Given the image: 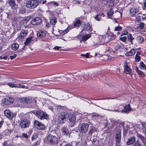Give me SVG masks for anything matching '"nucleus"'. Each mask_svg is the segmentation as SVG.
I'll list each match as a JSON object with an SVG mask.
<instances>
[{
  "mask_svg": "<svg viewBox=\"0 0 146 146\" xmlns=\"http://www.w3.org/2000/svg\"><path fill=\"white\" fill-rule=\"evenodd\" d=\"M60 115L66 120L67 119L69 120L70 124L71 127H72L76 121L75 116L73 113L65 110L61 113Z\"/></svg>",
  "mask_w": 146,
  "mask_h": 146,
  "instance_id": "f257e3e1",
  "label": "nucleus"
},
{
  "mask_svg": "<svg viewBox=\"0 0 146 146\" xmlns=\"http://www.w3.org/2000/svg\"><path fill=\"white\" fill-rule=\"evenodd\" d=\"M35 114L40 120L47 119L48 117V115L46 113L42 110H38L36 111Z\"/></svg>",
  "mask_w": 146,
  "mask_h": 146,
  "instance_id": "f03ea898",
  "label": "nucleus"
},
{
  "mask_svg": "<svg viewBox=\"0 0 146 146\" xmlns=\"http://www.w3.org/2000/svg\"><path fill=\"white\" fill-rule=\"evenodd\" d=\"M37 4L36 0H29L26 2L25 6L28 8L33 9L37 7Z\"/></svg>",
  "mask_w": 146,
  "mask_h": 146,
  "instance_id": "7ed1b4c3",
  "label": "nucleus"
},
{
  "mask_svg": "<svg viewBox=\"0 0 146 146\" xmlns=\"http://www.w3.org/2000/svg\"><path fill=\"white\" fill-rule=\"evenodd\" d=\"M89 125L87 123H83L80 124L78 127L79 131L81 133H85L88 131Z\"/></svg>",
  "mask_w": 146,
  "mask_h": 146,
  "instance_id": "20e7f679",
  "label": "nucleus"
},
{
  "mask_svg": "<svg viewBox=\"0 0 146 146\" xmlns=\"http://www.w3.org/2000/svg\"><path fill=\"white\" fill-rule=\"evenodd\" d=\"M85 33V32H81L77 37V38H78L79 39L80 38H82V40H80V42H81V40L84 42L86 41L91 37V34H84Z\"/></svg>",
  "mask_w": 146,
  "mask_h": 146,
  "instance_id": "39448f33",
  "label": "nucleus"
},
{
  "mask_svg": "<svg viewBox=\"0 0 146 146\" xmlns=\"http://www.w3.org/2000/svg\"><path fill=\"white\" fill-rule=\"evenodd\" d=\"M30 122L26 118L21 119L20 123V125L22 128H25L29 127Z\"/></svg>",
  "mask_w": 146,
  "mask_h": 146,
  "instance_id": "423d86ee",
  "label": "nucleus"
},
{
  "mask_svg": "<svg viewBox=\"0 0 146 146\" xmlns=\"http://www.w3.org/2000/svg\"><path fill=\"white\" fill-rule=\"evenodd\" d=\"M37 98L35 99H33L30 98L26 97L25 98H21L20 99V101H21L23 103L27 104H31L33 102H34L36 103L37 100Z\"/></svg>",
  "mask_w": 146,
  "mask_h": 146,
  "instance_id": "0eeeda50",
  "label": "nucleus"
},
{
  "mask_svg": "<svg viewBox=\"0 0 146 146\" xmlns=\"http://www.w3.org/2000/svg\"><path fill=\"white\" fill-rule=\"evenodd\" d=\"M47 140L50 144L53 145H56L58 143V139L56 136H48Z\"/></svg>",
  "mask_w": 146,
  "mask_h": 146,
  "instance_id": "6e6552de",
  "label": "nucleus"
},
{
  "mask_svg": "<svg viewBox=\"0 0 146 146\" xmlns=\"http://www.w3.org/2000/svg\"><path fill=\"white\" fill-rule=\"evenodd\" d=\"M131 108L130 107V104H128L123 107V108L121 110H115L114 111L123 113H127L131 110Z\"/></svg>",
  "mask_w": 146,
  "mask_h": 146,
  "instance_id": "1a4fd4ad",
  "label": "nucleus"
},
{
  "mask_svg": "<svg viewBox=\"0 0 146 146\" xmlns=\"http://www.w3.org/2000/svg\"><path fill=\"white\" fill-rule=\"evenodd\" d=\"M34 125L35 127L39 129H44L45 128V126L42 123L37 120H35Z\"/></svg>",
  "mask_w": 146,
  "mask_h": 146,
  "instance_id": "9d476101",
  "label": "nucleus"
},
{
  "mask_svg": "<svg viewBox=\"0 0 146 146\" xmlns=\"http://www.w3.org/2000/svg\"><path fill=\"white\" fill-rule=\"evenodd\" d=\"M42 21V19L40 17H35L32 19L30 23L33 25H36L40 24Z\"/></svg>",
  "mask_w": 146,
  "mask_h": 146,
  "instance_id": "9b49d317",
  "label": "nucleus"
},
{
  "mask_svg": "<svg viewBox=\"0 0 146 146\" xmlns=\"http://www.w3.org/2000/svg\"><path fill=\"white\" fill-rule=\"evenodd\" d=\"M33 38V37L32 36L27 38L25 41L24 42L25 46L22 48L19 49L20 51L21 52L23 51L25 48V46L28 45L32 41H33V40H32Z\"/></svg>",
  "mask_w": 146,
  "mask_h": 146,
  "instance_id": "f8f14e48",
  "label": "nucleus"
},
{
  "mask_svg": "<svg viewBox=\"0 0 146 146\" xmlns=\"http://www.w3.org/2000/svg\"><path fill=\"white\" fill-rule=\"evenodd\" d=\"M28 33V31L26 29L22 30L20 34L18 35V38L20 39H21L26 37Z\"/></svg>",
  "mask_w": 146,
  "mask_h": 146,
  "instance_id": "ddd939ff",
  "label": "nucleus"
},
{
  "mask_svg": "<svg viewBox=\"0 0 146 146\" xmlns=\"http://www.w3.org/2000/svg\"><path fill=\"white\" fill-rule=\"evenodd\" d=\"M17 81H19V82L21 81L20 80H18L15 79H13L12 80V82H8L7 83V84L11 88H17V84H15L16 83H17L18 82Z\"/></svg>",
  "mask_w": 146,
  "mask_h": 146,
  "instance_id": "4468645a",
  "label": "nucleus"
},
{
  "mask_svg": "<svg viewBox=\"0 0 146 146\" xmlns=\"http://www.w3.org/2000/svg\"><path fill=\"white\" fill-rule=\"evenodd\" d=\"M4 113L5 115L10 119H12L14 117V114L8 110H5Z\"/></svg>",
  "mask_w": 146,
  "mask_h": 146,
  "instance_id": "2eb2a0df",
  "label": "nucleus"
},
{
  "mask_svg": "<svg viewBox=\"0 0 146 146\" xmlns=\"http://www.w3.org/2000/svg\"><path fill=\"white\" fill-rule=\"evenodd\" d=\"M121 131L120 130H119L117 133H116L115 137L116 143H119L121 141Z\"/></svg>",
  "mask_w": 146,
  "mask_h": 146,
  "instance_id": "dca6fc26",
  "label": "nucleus"
},
{
  "mask_svg": "<svg viewBox=\"0 0 146 146\" xmlns=\"http://www.w3.org/2000/svg\"><path fill=\"white\" fill-rule=\"evenodd\" d=\"M139 7H134L131 9L129 10L130 13L132 15H133L138 13Z\"/></svg>",
  "mask_w": 146,
  "mask_h": 146,
  "instance_id": "f3484780",
  "label": "nucleus"
},
{
  "mask_svg": "<svg viewBox=\"0 0 146 146\" xmlns=\"http://www.w3.org/2000/svg\"><path fill=\"white\" fill-rule=\"evenodd\" d=\"M124 71L126 74H129L131 72V70L127 63H125L124 65Z\"/></svg>",
  "mask_w": 146,
  "mask_h": 146,
  "instance_id": "a211bd4d",
  "label": "nucleus"
},
{
  "mask_svg": "<svg viewBox=\"0 0 146 146\" xmlns=\"http://www.w3.org/2000/svg\"><path fill=\"white\" fill-rule=\"evenodd\" d=\"M97 129L96 128L93 126H91L89 129V131L88 133V135L89 136L92 135V134L97 132Z\"/></svg>",
  "mask_w": 146,
  "mask_h": 146,
  "instance_id": "6ab92c4d",
  "label": "nucleus"
},
{
  "mask_svg": "<svg viewBox=\"0 0 146 146\" xmlns=\"http://www.w3.org/2000/svg\"><path fill=\"white\" fill-rule=\"evenodd\" d=\"M135 141V138L134 136L131 137L128 139L126 143L127 145H131L133 144Z\"/></svg>",
  "mask_w": 146,
  "mask_h": 146,
  "instance_id": "aec40b11",
  "label": "nucleus"
},
{
  "mask_svg": "<svg viewBox=\"0 0 146 146\" xmlns=\"http://www.w3.org/2000/svg\"><path fill=\"white\" fill-rule=\"evenodd\" d=\"M68 130V129L65 127H62L61 129V131L63 135H66L67 136H70V133L69 132Z\"/></svg>",
  "mask_w": 146,
  "mask_h": 146,
  "instance_id": "412c9836",
  "label": "nucleus"
},
{
  "mask_svg": "<svg viewBox=\"0 0 146 146\" xmlns=\"http://www.w3.org/2000/svg\"><path fill=\"white\" fill-rule=\"evenodd\" d=\"M13 102L14 100L12 98L8 97L5 99L4 103L5 104L9 105L11 103H13Z\"/></svg>",
  "mask_w": 146,
  "mask_h": 146,
  "instance_id": "4be33fe9",
  "label": "nucleus"
},
{
  "mask_svg": "<svg viewBox=\"0 0 146 146\" xmlns=\"http://www.w3.org/2000/svg\"><path fill=\"white\" fill-rule=\"evenodd\" d=\"M88 30L92 31V29H91V27L89 23H87L84 25V29L82 30L81 32H85V31Z\"/></svg>",
  "mask_w": 146,
  "mask_h": 146,
  "instance_id": "5701e85b",
  "label": "nucleus"
},
{
  "mask_svg": "<svg viewBox=\"0 0 146 146\" xmlns=\"http://www.w3.org/2000/svg\"><path fill=\"white\" fill-rule=\"evenodd\" d=\"M136 51L135 49H132L130 51L126 52L125 53V55L127 56H132L136 53Z\"/></svg>",
  "mask_w": 146,
  "mask_h": 146,
  "instance_id": "b1692460",
  "label": "nucleus"
},
{
  "mask_svg": "<svg viewBox=\"0 0 146 146\" xmlns=\"http://www.w3.org/2000/svg\"><path fill=\"white\" fill-rule=\"evenodd\" d=\"M82 21L79 19H76L74 23V26L75 27H79L81 25Z\"/></svg>",
  "mask_w": 146,
  "mask_h": 146,
  "instance_id": "393cba45",
  "label": "nucleus"
},
{
  "mask_svg": "<svg viewBox=\"0 0 146 146\" xmlns=\"http://www.w3.org/2000/svg\"><path fill=\"white\" fill-rule=\"evenodd\" d=\"M8 3L12 9H15L16 8V5L14 0H10Z\"/></svg>",
  "mask_w": 146,
  "mask_h": 146,
  "instance_id": "a878e982",
  "label": "nucleus"
},
{
  "mask_svg": "<svg viewBox=\"0 0 146 146\" xmlns=\"http://www.w3.org/2000/svg\"><path fill=\"white\" fill-rule=\"evenodd\" d=\"M135 70L136 72L137 73L138 75L141 77H144L145 76V74L143 72L141 71L138 68L136 67L135 68Z\"/></svg>",
  "mask_w": 146,
  "mask_h": 146,
  "instance_id": "bb28decb",
  "label": "nucleus"
},
{
  "mask_svg": "<svg viewBox=\"0 0 146 146\" xmlns=\"http://www.w3.org/2000/svg\"><path fill=\"white\" fill-rule=\"evenodd\" d=\"M137 41L139 43L141 44L144 41L143 37L141 36H138L136 37L135 38Z\"/></svg>",
  "mask_w": 146,
  "mask_h": 146,
  "instance_id": "cd10ccee",
  "label": "nucleus"
},
{
  "mask_svg": "<svg viewBox=\"0 0 146 146\" xmlns=\"http://www.w3.org/2000/svg\"><path fill=\"white\" fill-rule=\"evenodd\" d=\"M58 121L59 123L62 124L65 123L66 121V120L60 115L58 117Z\"/></svg>",
  "mask_w": 146,
  "mask_h": 146,
  "instance_id": "c85d7f7f",
  "label": "nucleus"
},
{
  "mask_svg": "<svg viewBox=\"0 0 146 146\" xmlns=\"http://www.w3.org/2000/svg\"><path fill=\"white\" fill-rule=\"evenodd\" d=\"M56 108L57 110L58 111H60V112H62L66 110V108L64 106L57 105L56 106Z\"/></svg>",
  "mask_w": 146,
  "mask_h": 146,
  "instance_id": "c756f323",
  "label": "nucleus"
},
{
  "mask_svg": "<svg viewBox=\"0 0 146 146\" xmlns=\"http://www.w3.org/2000/svg\"><path fill=\"white\" fill-rule=\"evenodd\" d=\"M37 35L38 37L42 38L45 36L46 33L44 31H40L37 33Z\"/></svg>",
  "mask_w": 146,
  "mask_h": 146,
  "instance_id": "7c9ffc66",
  "label": "nucleus"
},
{
  "mask_svg": "<svg viewBox=\"0 0 146 146\" xmlns=\"http://www.w3.org/2000/svg\"><path fill=\"white\" fill-rule=\"evenodd\" d=\"M127 38L128 41L130 42L131 44H133V40L134 39L131 34L130 33L129 34L127 35Z\"/></svg>",
  "mask_w": 146,
  "mask_h": 146,
  "instance_id": "2f4dec72",
  "label": "nucleus"
},
{
  "mask_svg": "<svg viewBox=\"0 0 146 146\" xmlns=\"http://www.w3.org/2000/svg\"><path fill=\"white\" fill-rule=\"evenodd\" d=\"M12 131H13L11 129H6L3 131V134L5 136H9Z\"/></svg>",
  "mask_w": 146,
  "mask_h": 146,
  "instance_id": "473e14b6",
  "label": "nucleus"
},
{
  "mask_svg": "<svg viewBox=\"0 0 146 146\" xmlns=\"http://www.w3.org/2000/svg\"><path fill=\"white\" fill-rule=\"evenodd\" d=\"M140 55V52L137 51L135 57V59L136 61L139 62L141 60V57L139 56Z\"/></svg>",
  "mask_w": 146,
  "mask_h": 146,
  "instance_id": "72a5a7b5",
  "label": "nucleus"
},
{
  "mask_svg": "<svg viewBox=\"0 0 146 146\" xmlns=\"http://www.w3.org/2000/svg\"><path fill=\"white\" fill-rule=\"evenodd\" d=\"M19 44L17 43H15L13 44L11 46L12 49L14 50H17L19 48Z\"/></svg>",
  "mask_w": 146,
  "mask_h": 146,
  "instance_id": "f704fd0d",
  "label": "nucleus"
},
{
  "mask_svg": "<svg viewBox=\"0 0 146 146\" xmlns=\"http://www.w3.org/2000/svg\"><path fill=\"white\" fill-rule=\"evenodd\" d=\"M140 68L143 70H146V66L143 62H141L139 65Z\"/></svg>",
  "mask_w": 146,
  "mask_h": 146,
  "instance_id": "c9c22d12",
  "label": "nucleus"
},
{
  "mask_svg": "<svg viewBox=\"0 0 146 146\" xmlns=\"http://www.w3.org/2000/svg\"><path fill=\"white\" fill-rule=\"evenodd\" d=\"M136 135L138 137L140 138L143 143H144L145 139L143 136L139 133H137Z\"/></svg>",
  "mask_w": 146,
  "mask_h": 146,
  "instance_id": "e433bc0d",
  "label": "nucleus"
},
{
  "mask_svg": "<svg viewBox=\"0 0 146 146\" xmlns=\"http://www.w3.org/2000/svg\"><path fill=\"white\" fill-rule=\"evenodd\" d=\"M17 88H25L29 89V87L28 86H25L24 85H22L21 84H17Z\"/></svg>",
  "mask_w": 146,
  "mask_h": 146,
  "instance_id": "4c0bfd02",
  "label": "nucleus"
},
{
  "mask_svg": "<svg viewBox=\"0 0 146 146\" xmlns=\"http://www.w3.org/2000/svg\"><path fill=\"white\" fill-rule=\"evenodd\" d=\"M57 22V19L56 17H54L51 19L50 21V23L51 24L55 25Z\"/></svg>",
  "mask_w": 146,
  "mask_h": 146,
  "instance_id": "58836bf2",
  "label": "nucleus"
},
{
  "mask_svg": "<svg viewBox=\"0 0 146 146\" xmlns=\"http://www.w3.org/2000/svg\"><path fill=\"white\" fill-rule=\"evenodd\" d=\"M56 131L55 130H53L50 131V133L48 134V136H56Z\"/></svg>",
  "mask_w": 146,
  "mask_h": 146,
  "instance_id": "ea45409f",
  "label": "nucleus"
},
{
  "mask_svg": "<svg viewBox=\"0 0 146 146\" xmlns=\"http://www.w3.org/2000/svg\"><path fill=\"white\" fill-rule=\"evenodd\" d=\"M39 134L37 133H34L31 137L32 141H33L36 139L38 136Z\"/></svg>",
  "mask_w": 146,
  "mask_h": 146,
  "instance_id": "a19ab883",
  "label": "nucleus"
},
{
  "mask_svg": "<svg viewBox=\"0 0 146 146\" xmlns=\"http://www.w3.org/2000/svg\"><path fill=\"white\" fill-rule=\"evenodd\" d=\"M113 11L112 9H111L110 11L108 12L107 14L109 18H110L113 15Z\"/></svg>",
  "mask_w": 146,
  "mask_h": 146,
  "instance_id": "79ce46f5",
  "label": "nucleus"
},
{
  "mask_svg": "<svg viewBox=\"0 0 146 146\" xmlns=\"http://www.w3.org/2000/svg\"><path fill=\"white\" fill-rule=\"evenodd\" d=\"M104 47L106 48L105 50V52H107L110 53L111 52V48L109 46H108L106 44L104 45Z\"/></svg>",
  "mask_w": 146,
  "mask_h": 146,
  "instance_id": "37998d69",
  "label": "nucleus"
},
{
  "mask_svg": "<svg viewBox=\"0 0 146 146\" xmlns=\"http://www.w3.org/2000/svg\"><path fill=\"white\" fill-rule=\"evenodd\" d=\"M145 25V23L142 22H140V23L138 25V27L140 29H142L144 27Z\"/></svg>",
  "mask_w": 146,
  "mask_h": 146,
  "instance_id": "c03bdc74",
  "label": "nucleus"
},
{
  "mask_svg": "<svg viewBox=\"0 0 146 146\" xmlns=\"http://www.w3.org/2000/svg\"><path fill=\"white\" fill-rule=\"evenodd\" d=\"M122 27L119 26L116 27H115L114 31H120L122 30Z\"/></svg>",
  "mask_w": 146,
  "mask_h": 146,
  "instance_id": "a18cd8bd",
  "label": "nucleus"
},
{
  "mask_svg": "<svg viewBox=\"0 0 146 146\" xmlns=\"http://www.w3.org/2000/svg\"><path fill=\"white\" fill-rule=\"evenodd\" d=\"M20 13H24L26 12V9L24 7H22L20 9Z\"/></svg>",
  "mask_w": 146,
  "mask_h": 146,
  "instance_id": "49530a36",
  "label": "nucleus"
},
{
  "mask_svg": "<svg viewBox=\"0 0 146 146\" xmlns=\"http://www.w3.org/2000/svg\"><path fill=\"white\" fill-rule=\"evenodd\" d=\"M114 2L113 0H110L109 2V6H110L112 7L114 5Z\"/></svg>",
  "mask_w": 146,
  "mask_h": 146,
  "instance_id": "de8ad7c7",
  "label": "nucleus"
},
{
  "mask_svg": "<svg viewBox=\"0 0 146 146\" xmlns=\"http://www.w3.org/2000/svg\"><path fill=\"white\" fill-rule=\"evenodd\" d=\"M128 34V31L127 30H126L124 31H123L121 33V36L124 35H127Z\"/></svg>",
  "mask_w": 146,
  "mask_h": 146,
  "instance_id": "09e8293b",
  "label": "nucleus"
},
{
  "mask_svg": "<svg viewBox=\"0 0 146 146\" xmlns=\"http://www.w3.org/2000/svg\"><path fill=\"white\" fill-rule=\"evenodd\" d=\"M21 137L27 139L29 137V136L27 133H23L22 134V136Z\"/></svg>",
  "mask_w": 146,
  "mask_h": 146,
  "instance_id": "8fccbe9b",
  "label": "nucleus"
},
{
  "mask_svg": "<svg viewBox=\"0 0 146 146\" xmlns=\"http://www.w3.org/2000/svg\"><path fill=\"white\" fill-rule=\"evenodd\" d=\"M99 14H97L96 16L94 17L95 19L97 21H100L102 19L101 17H99Z\"/></svg>",
  "mask_w": 146,
  "mask_h": 146,
  "instance_id": "3c124183",
  "label": "nucleus"
},
{
  "mask_svg": "<svg viewBox=\"0 0 146 146\" xmlns=\"http://www.w3.org/2000/svg\"><path fill=\"white\" fill-rule=\"evenodd\" d=\"M121 44H117V45H116L115 48V49L116 50H117L121 48Z\"/></svg>",
  "mask_w": 146,
  "mask_h": 146,
  "instance_id": "603ef678",
  "label": "nucleus"
},
{
  "mask_svg": "<svg viewBox=\"0 0 146 146\" xmlns=\"http://www.w3.org/2000/svg\"><path fill=\"white\" fill-rule=\"evenodd\" d=\"M127 37L126 36H123L121 37L120 38V40L123 42H125L127 40Z\"/></svg>",
  "mask_w": 146,
  "mask_h": 146,
  "instance_id": "864d4df0",
  "label": "nucleus"
},
{
  "mask_svg": "<svg viewBox=\"0 0 146 146\" xmlns=\"http://www.w3.org/2000/svg\"><path fill=\"white\" fill-rule=\"evenodd\" d=\"M143 4L144 7L143 8V9H146V0H144L143 2Z\"/></svg>",
  "mask_w": 146,
  "mask_h": 146,
  "instance_id": "5fc2aeb1",
  "label": "nucleus"
},
{
  "mask_svg": "<svg viewBox=\"0 0 146 146\" xmlns=\"http://www.w3.org/2000/svg\"><path fill=\"white\" fill-rule=\"evenodd\" d=\"M50 3H53L54 5L56 6H58L59 5L56 2L53 1L51 2Z\"/></svg>",
  "mask_w": 146,
  "mask_h": 146,
  "instance_id": "6e6d98bb",
  "label": "nucleus"
},
{
  "mask_svg": "<svg viewBox=\"0 0 146 146\" xmlns=\"http://www.w3.org/2000/svg\"><path fill=\"white\" fill-rule=\"evenodd\" d=\"M17 55L16 54H14L13 55L10 56V58L11 59H13L15 58H16L17 56Z\"/></svg>",
  "mask_w": 146,
  "mask_h": 146,
  "instance_id": "4d7b16f0",
  "label": "nucleus"
},
{
  "mask_svg": "<svg viewBox=\"0 0 146 146\" xmlns=\"http://www.w3.org/2000/svg\"><path fill=\"white\" fill-rule=\"evenodd\" d=\"M141 20V17L139 15H137L136 17V21L139 22Z\"/></svg>",
  "mask_w": 146,
  "mask_h": 146,
  "instance_id": "13d9d810",
  "label": "nucleus"
},
{
  "mask_svg": "<svg viewBox=\"0 0 146 146\" xmlns=\"http://www.w3.org/2000/svg\"><path fill=\"white\" fill-rule=\"evenodd\" d=\"M61 48V47H59L58 46H56L54 47L53 48L54 50H59L60 48Z\"/></svg>",
  "mask_w": 146,
  "mask_h": 146,
  "instance_id": "bf43d9fd",
  "label": "nucleus"
},
{
  "mask_svg": "<svg viewBox=\"0 0 146 146\" xmlns=\"http://www.w3.org/2000/svg\"><path fill=\"white\" fill-rule=\"evenodd\" d=\"M46 25L45 26L47 28H49L50 26L49 23L47 22H45Z\"/></svg>",
  "mask_w": 146,
  "mask_h": 146,
  "instance_id": "052dcab7",
  "label": "nucleus"
},
{
  "mask_svg": "<svg viewBox=\"0 0 146 146\" xmlns=\"http://www.w3.org/2000/svg\"><path fill=\"white\" fill-rule=\"evenodd\" d=\"M48 108L50 110L52 111H53V110H54V108H53V107L52 106H48Z\"/></svg>",
  "mask_w": 146,
  "mask_h": 146,
  "instance_id": "680f3d73",
  "label": "nucleus"
},
{
  "mask_svg": "<svg viewBox=\"0 0 146 146\" xmlns=\"http://www.w3.org/2000/svg\"><path fill=\"white\" fill-rule=\"evenodd\" d=\"M36 3L38 4L37 5V7L38 5L39 4H40L42 2V1L41 0H36Z\"/></svg>",
  "mask_w": 146,
  "mask_h": 146,
  "instance_id": "e2e57ef3",
  "label": "nucleus"
},
{
  "mask_svg": "<svg viewBox=\"0 0 146 146\" xmlns=\"http://www.w3.org/2000/svg\"><path fill=\"white\" fill-rule=\"evenodd\" d=\"M7 142L6 141H5L3 143L2 146H7Z\"/></svg>",
  "mask_w": 146,
  "mask_h": 146,
  "instance_id": "0e129e2a",
  "label": "nucleus"
},
{
  "mask_svg": "<svg viewBox=\"0 0 146 146\" xmlns=\"http://www.w3.org/2000/svg\"><path fill=\"white\" fill-rule=\"evenodd\" d=\"M63 146H73V145L72 143L70 144V143H68L66 144Z\"/></svg>",
  "mask_w": 146,
  "mask_h": 146,
  "instance_id": "69168bd1",
  "label": "nucleus"
},
{
  "mask_svg": "<svg viewBox=\"0 0 146 146\" xmlns=\"http://www.w3.org/2000/svg\"><path fill=\"white\" fill-rule=\"evenodd\" d=\"M134 146H142L138 142H136Z\"/></svg>",
  "mask_w": 146,
  "mask_h": 146,
  "instance_id": "338daca9",
  "label": "nucleus"
},
{
  "mask_svg": "<svg viewBox=\"0 0 146 146\" xmlns=\"http://www.w3.org/2000/svg\"><path fill=\"white\" fill-rule=\"evenodd\" d=\"M97 142V140L96 139H94L92 141V144L95 145V143Z\"/></svg>",
  "mask_w": 146,
  "mask_h": 146,
  "instance_id": "774afa93",
  "label": "nucleus"
}]
</instances>
